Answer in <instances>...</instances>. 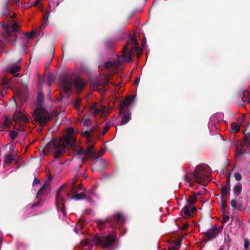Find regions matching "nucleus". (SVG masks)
I'll return each instance as SVG.
<instances>
[{
  "instance_id": "19",
  "label": "nucleus",
  "mask_w": 250,
  "mask_h": 250,
  "mask_svg": "<svg viewBox=\"0 0 250 250\" xmlns=\"http://www.w3.org/2000/svg\"><path fill=\"white\" fill-rule=\"evenodd\" d=\"M242 186L241 183H238L233 188V191L234 194L238 196L242 191Z\"/></svg>"
},
{
  "instance_id": "57",
  "label": "nucleus",
  "mask_w": 250,
  "mask_h": 250,
  "mask_svg": "<svg viewBox=\"0 0 250 250\" xmlns=\"http://www.w3.org/2000/svg\"><path fill=\"white\" fill-rule=\"evenodd\" d=\"M40 183V181L37 178H35L33 181V185L35 184H39Z\"/></svg>"
},
{
  "instance_id": "61",
  "label": "nucleus",
  "mask_w": 250,
  "mask_h": 250,
  "mask_svg": "<svg viewBox=\"0 0 250 250\" xmlns=\"http://www.w3.org/2000/svg\"><path fill=\"white\" fill-rule=\"evenodd\" d=\"M87 158H88V157H85V156H84V157L82 158V159H81L82 163L83 164H84L86 161Z\"/></svg>"
},
{
  "instance_id": "3",
  "label": "nucleus",
  "mask_w": 250,
  "mask_h": 250,
  "mask_svg": "<svg viewBox=\"0 0 250 250\" xmlns=\"http://www.w3.org/2000/svg\"><path fill=\"white\" fill-rule=\"evenodd\" d=\"M33 118L40 126H44L51 119L52 117L45 108L38 107L34 110Z\"/></svg>"
},
{
  "instance_id": "42",
  "label": "nucleus",
  "mask_w": 250,
  "mask_h": 250,
  "mask_svg": "<svg viewBox=\"0 0 250 250\" xmlns=\"http://www.w3.org/2000/svg\"><path fill=\"white\" fill-rule=\"evenodd\" d=\"M91 122L89 118H87L84 119L83 124L84 126H88L91 124Z\"/></svg>"
},
{
  "instance_id": "29",
  "label": "nucleus",
  "mask_w": 250,
  "mask_h": 250,
  "mask_svg": "<svg viewBox=\"0 0 250 250\" xmlns=\"http://www.w3.org/2000/svg\"><path fill=\"white\" fill-rule=\"evenodd\" d=\"M94 145H89L85 150H83V156L88 157L93 150Z\"/></svg>"
},
{
  "instance_id": "41",
  "label": "nucleus",
  "mask_w": 250,
  "mask_h": 250,
  "mask_svg": "<svg viewBox=\"0 0 250 250\" xmlns=\"http://www.w3.org/2000/svg\"><path fill=\"white\" fill-rule=\"evenodd\" d=\"M245 97V92H241L237 95V100H240L244 102V98Z\"/></svg>"
},
{
  "instance_id": "38",
  "label": "nucleus",
  "mask_w": 250,
  "mask_h": 250,
  "mask_svg": "<svg viewBox=\"0 0 250 250\" xmlns=\"http://www.w3.org/2000/svg\"><path fill=\"white\" fill-rule=\"evenodd\" d=\"M82 135L83 136H85L86 138V139L89 142L90 140V138H91V135L90 134V132L89 131H85L82 133Z\"/></svg>"
},
{
  "instance_id": "40",
  "label": "nucleus",
  "mask_w": 250,
  "mask_h": 250,
  "mask_svg": "<svg viewBox=\"0 0 250 250\" xmlns=\"http://www.w3.org/2000/svg\"><path fill=\"white\" fill-rule=\"evenodd\" d=\"M245 97V92H241L237 95V100H240L244 102V98Z\"/></svg>"
},
{
  "instance_id": "24",
  "label": "nucleus",
  "mask_w": 250,
  "mask_h": 250,
  "mask_svg": "<svg viewBox=\"0 0 250 250\" xmlns=\"http://www.w3.org/2000/svg\"><path fill=\"white\" fill-rule=\"evenodd\" d=\"M78 181V178L75 177L70 185V188L71 193H75L76 190V182Z\"/></svg>"
},
{
  "instance_id": "27",
  "label": "nucleus",
  "mask_w": 250,
  "mask_h": 250,
  "mask_svg": "<svg viewBox=\"0 0 250 250\" xmlns=\"http://www.w3.org/2000/svg\"><path fill=\"white\" fill-rule=\"evenodd\" d=\"M14 157L12 155L9 154L4 156V163L6 165L10 164L14 160Z\"/></svg>"
},
{
  "instance_id": "23",
  "label": "nucleus",
  "mask_w": 250,
  "mask_h": 250,
  "mask_svg": "<svg viewBox=\"0 0 250 250\" xmlns=\"http://www.w3.org/2000/svg\"><path fill=\"white\" fill-rule=\"evenodd\" d=\"M231 132L233 133H237L240 130V125L236 123L233 122L231 124Z\"/></svg>"
},
{
  "instance_id": "12",
  "label": "nucleus",
  "mask_w": 250,
  "mask_h": 250,
  "mask_svg": "<svg viewBox=\"0 0 250 250\" xmlns=\"http://www.w3.org/2000/svg\"><path fill=\"white\" fill-rule=\"evenodd\" d=\"M197 211L195 207L190 208L188 205L185 206L181 210V214L184 218L189 217L192 216V213Z\"/></svg>"
},
{
  "instance_id": "22",
  "label": "nucleus",
  "mask_w": 250,
  "mask_h": 250,
  "mask_svg": "<svg viewBox=\"0 0 250 250\" xmlns=\"http://www.w3.org/2000/svg\"><path fill=\"white\" fill-rule=\"evenodd\" d=\"M21 67L18 65H15L7 68V70L12 74H14L20 70Z\"/></svg>"
},
{
  "instance_id": "20",
  "label": "nucleus",
  "mask_w": 250,
  "mask_h": 250,
  "mask_svg": "<svg viewBox=\"0 0 250 250\" xmlns=\"http://www.w3.org/2000/svg\"><path fill=\"white\" fill-rule=\"evenodd\" d=\"M230 189V187L226 185L224 186L221 188V190L222 198H226V196L228 194V193L229 192Z\"/></svg>"
},
{
  "instance_id": "15",
  "label": "nucleus",
  "mask_w": 250,
  "mask_h": 250,
  "mask_svg": "<svg viewBox=\"0 0 250 250\" xmlns=\"http://www.w3.org/2000/svg\"><path fill=\"white\" fill-rule=\"evenodd\" d=\"M241 198V197H239L238 201L232 199L230 203L231 207L238 211H241L244 209V203L240 200Z\"/></svg>"
},
{
  "instance_id": "51",
  "label": "nucleus",
  "mask_w": 250,
  "mask_h": 250,
  "mask_svg": "<svg viewBox=\"0 0 250 250\" xmlns=\"http://www.w3.org/2000/svg\"><path fill=\"white\" fill-rule=\"evenodd\" d=\"M49 182L48 181H46L45 183L44 184L42 188L44 190L45 189H46L48 186H49Z\"/></svg>"
},
{
  "instance_id": "21",
  "label": "nucleus",
  "mask_w": 250,
  "mask_h": 250,
  "mask_svg": "<svg viewBox=\"0 0 250 250\" xmlns=\"http://www.w3.org/2000/svg\"><path fill=\"white\" fill-rule=\"evenodd\" d=\"M197 201V194L194 192L193 195L189 196L188 199L187 200L188 203L192 206Z\"/></svg>"
},
{
  "instance_id": "48",
  "label": "nucleus",
  "mask_w": 250,
  "mask_h": 250,
  "mask_svg": "<svg viewBox=\"0 0 250 250\" xmlns=\"http://www.w3.org/2000/svg\"><path fill=\"white\" fill-rule=\"evenodd\" d=\"M174 243L175 244V245L177 247L176 248H178V249H179L180 246L181 245L182 240L180 239L178 240L177 241H175L174 242Z\"/></svg>"
},
{
  "instance_id": "30",
  "label": "nucleus",
  "mask_w": 250,
  "mask_h": 250,
  "mask_svg": "<svg viewBox=\"0 0 250 250\" xmlns=\"http://www.w3.org/2000/svg\"><path fill=\"white\" fill-rule=\"evenodd\" d=\"M44 96L42 92H41L39 93L38 97H37V102L38 104L40 105H41L43 102H44Z\"/></svg>"
},
{
  "instance_id": "49",
  "label": "nucleus",
  "mask_w": 250,
  "mask_h": 250,
  "mask_svg": "<svg viewBox=\"0 0 250 250\" xmlns=\"http://www.w3.org/2000/svg\"><path fill=\"white\" fill-rule=\"evenodd\" d=\"M49 14L44 13L43 15V21H48Z\"/></svg>"
},
{
  "instance_id": "16",
  "label": "nucleus",
  "mask_w": 250,
  "mask_h": 250,
  "mask_svg": "<svg viewBox=\"0 0 250 250\" xmlns=\"http://www.w3.org/2000/svg\"><path fill=\"white\" fill-rule=\"evenodd\" d=\"M134 98L133 95L126 98L121 104V108L122 109L127 108L133 101Z\"/></svg>"
},
{
  "instance_id": "32",
  "label": "nucleus",
  "mask_w": 250,
  "mask_h": 250,
  "mask_svg": "<svg viewBox=\"0 0 250 250\" xmlns=\"http://www.w3.org/2000/svg\"><path fill=\"white\" fill-rule=\"evenodd\" d=\"M100 157H101V155L97 154L95 151L92 150L90 155L88 156V158H89L92 160H94L96 159H98Z\"/></svg>"
},
{
  "instance_id": "25",
  "label": "nucleus",
  "mask_w": 250,
  "mask_h": 250,
  "mask_svg": "<svg viewBox=\"0 0 250 250\" xmlns=\"http://www.w3.org/2000/svg\"><path fill=\"white\" fill-rule=\"evenodd\" d=\"M72 193L73 194L72 198L75 200H80L85 198V194L83 193Z\"/></svg>"
},
{
  "instance_id": "54",
  "label": "nucleus",
  "mask_w": 250,
  "mask_h": 250,
  "mask_svg": "<svg viewBox=\"0 0 250 250\" xmlns=\"http://www.w3.org/2000/svg\"><path fill=\"white\" fill-rule=\"evenodd\" d=\"M43 191V190L41 188H40L38 191L37 192V197H38L39 196H40L42 194V192Z\"/></svg>"
},
{
  "instance_id": "37",
  "label": "nucleus",
  "mask_w": 250,
  "mask_h": 250,
  "mask_svg": "<svg viewBox=\"0 0 250 250\" xmlns=\"http://www.w3.org/2000/svg\"><path fill=\"white\" fill-rule=\"evenodd\" d=\"M81 101L82 100L80 98H77L76 99V101L74 104V106L76 109H79L81 105Z\"/></svg>"
},
{
  "instance_id": "64",
  "label": "nucleus",
  "mask_w": 250,
  "mask_h": 250,
  "mask_svg": "<svg viewBox=\"0 0 250 250\" xmlns=\"http://www.w3.org/2000/svg\"><path fill=\"white\" fill-rule=\"evenodd\" d=\"M140 82V78H136L135 81V84L138 85L139 84V83Z\"/></svg>"
},
{
  "instance_id": "10",
  "label": "nucleus",
  "mask_w": 250,
  "mask_h": 250,
  "mask_svg": "<svg viewBox=\"0 0 250 250\" xmlns=\"http://www.w3.org/2000/svg\"><path fill=\"white\" fill-rule=\"evenodd\" d=\"M73 81L66 78H63L61 83L62 93H67L72 90Z\"/></svg>"
},
{
  "instance_id": "45",
  "label": "nucleus",
  "mask_w": 250,
  "mask_h": 250,
  "mask_svg": "<svg viewBox=\"0 0 250 250\" xmlns=\"http://www.w3.org/2000/svg\"><path fill=\"white\" fill-rule=\"evenodd\" d=\"M112 66V63L111 62H107L106 63H105L104 64V67L107 69H109Z\"/></svg>"
},
{
  "instance_id": "17",
  "label": "nucleus",
  "mask_w": 250,
  "mask_h": 250,
  "mask_svg": "<svg viewBox=\"0 0 250 250\" xmlns=\"http://www.w3.org/2000/svg\"><path fill=\"white\" fill-rule=\"evenodd\" d=\"M13 118L15 120H21L24 122H27L28 121V117L22 114L21 112H18L15 113L13 116Z\"/></svg>"
},
{
  "instance_id": "60",
  "label": "nucleus",
  "mask_w": 250,
  "mask_h": 250,
  "mask_svg": "<svg viewBox=\"0 0 250 250\" xmlns=\"http://www.w3.org/2000/svg\"><path fill=\"white\" fill-rule=\"evenodd\" d=\"M52 80H53V76H52L51 75H49L48 76V82L49 83H51Z\"/></svg>"
},
{
  "instance_id": "14",
  "label": "nucleus",
  "mask_w": 250,
  "mask_h": 250,
  "mask_svg": "<svg viewBox=\"0 0 250 250\" xmlns=\"http://www.w3.org/2000/svg\"><path fill=\"white\" fill-rule=\"evenodd\" d=\"M73 83L77 91L79 93L81 92L86 85V83L79 78L75 79L74 81H73Z\"/></svg>"
},
{
  "instance_id": "5",
  "label": "nucleus",
  "mask_w": 250,
  "mask_h": 250,
  "mask_svg": "<svg viewBox=\"0 0 250 250\" xmlns=\"http://www.w3.org/2000/svg\"><path fill=\"white\" fill-rule=\"evenodd\" d=\"M123 220V214L118 212L115 213L113 217H107L105 221L97 219L95 220V222L100 229H104L105 228L106 223H108L111 227H113L115 224L122 222Z\"/></svg>"
},
{
  "instance_id": "55",
  "label": "nucleus",
  "mask_w": 250,
  "mask_h": 250,
  "mask_svg": "<svg viewBox=\"0 0 250 250\" xmlns=\"http://www.w3.org/2000/svg\"><path fill=\"white\" fill-rule=\"evenodd\" d=\"M85 199L89 202L91 203V204H94V201L92 200V199H91V198L90 197H86L85 196Z\"/></svg>"
},
{
  "instance_id": "44",
  "label": "nucleus",
  "mask_w": 250,
  "mask_h": 250,
  "mask_svg": "<svg viewBox=\"0 0 250 250\" xmlns=\"http://www.w3.org/2000/svg\"><path fill=\"white\" fill-rule=\"evenodd\" d=\"M234 176L235 179L237 181H240L242 179L241 175L238 172L235 173Z\"/></svg>"
},
{
  "instance_id": "4",
  "label": "nucleus",
  "mask_w": 250,
  "mask_h": 250,
  "mask_svg": "<svg viewBox=\"0 0 250 250\" xmlns=\"http://www.w3.org/2000/svg\"><path fill=\"white\" fill-rule=\"evenodd\" d=\"M116 237L113 234L101 236L98 234L92 239V242L97 246H101L105 250L111 246L115 242Z\"/></svg>"
},
{
  "instance_id": "7",
  "label": "nucleus",
  "mask_w": 250,
  "mask_h": 250,
  "mask_svg": "<svg viewBox=\"0 0 250 250\" xmlns=\"http://www.w3.org/2000/svg\"><path fill=\"white\" fill-rule=\"evenodd\" d=\"M220 233L221 229L217 225H212L206 232L204 233L205 240L207 242L210 241L216 238Z\"/></svg>"
},
{
  "instance_id": "31",
  "label": "nucleus",
  "mask_w": 250,
  "mask_h": 250,
  "mask_svg": "<svg viewBox=\"0 0 250 250\" xmlns=\"http://www.w3.org/2000/svg\"><path fill=\"white\" fill-rule=\"evenodd\" d=\"M3 124L5 126V128H9L12 125L10 118L7 117H5L3 122Z\"/></svg>"
},
{
  "instance_id": "26",
  "label": "nucleus",
  "mask_w": 250,
  "mask_h": 250,
  "mask_svg": "<svg viewBox=\"0 0 250 250\" xmlns=\"http://www.w3.org/2000/svg\"><path fill=\"white\" fill-rule=\"evenodd\" d=\"M131 120V117L128 113L124 114L122 117L121 121L122 125H125L127 124Z\"/></svg>"
},
{
  "instance_id": "33",
  "label": "nucleus",
  "mask_w": 250,
  "mask_h": 250,
  "mask_svg": "<svg viewBox=\"0 0 250 250\" xmlns=\"http://www.w3.org/2000/svg\"><path fill=\"white\" fill-rule=\"evenodd\" d=\"M226 201H227V198H222V200L221 202L220 208L223 211H225L226 210V208L227 206Z\"/></svg>"
},
{
  "instance_id": "1",
  "label": "nucleus",
  "mask_w": 250,
  "mask_h": 250,
  "mask_svg": "<svg viewBox=\"0 0 250 250\" xmlns=\"http://www.w3.org/2000/svg\"><path fill=\"white\" fill-rule=\"evenodd\" d=\"M134 51L137 53L138 56H140L142 50L138 46L136 38L132 37L130 41L123 47V53L120 58V61L123 62H129L132 59Z\"/></svg>"
},
{
  "instance_id": "18",
  "label": "nucleus",
  "mask_w": 250,
  "mask_h": 250,
  "mask_svg": "<svg viewBox=\"0 0 250 250\" xmlns=\"http://www.w3.org/2000/svg\"><path fill=\"white\" fill-rule=\"evenodd\" d=\"M99 126L97 125H95L93 126L90 130V134L91 138L97 137L100 138L101 136V133L97 134L99 132Z\"/></svg>"
},
{
  "instance_id": "46",
  "label": "nucleus",
  "mask_w": 250,
  "mask_h": 250,
  "mask_svg": "<svg viewBox=\"0 0 250 250\" xmlns=\"http://www.w3.org/2000/svg\"><path fill=\"white\" fill-rule=\"evenodd\" d=\"M229 219V217L228 215H225L223 217L222 219V223H227Z\"/></svg>"
},
{
  "instance_id": "35",
  "label": "nucleus",
  "mask_w": 250,
  "mask_h": 250,
  "mask_svg": "<svg viewBox=\"0 0 250 250\" xmlns=\"http://www.w3.org/2000/svg\"><path fill=\"white\" fill-rule=\"evenodd\" d=\"M250 248V241L248 238H244V249L245 250H249Z\"/></svg>"
},
{
  "instance_id": "9",
  "label": "nucleus",
  "mask_w": 250,
  "mask_h": 250,
  "mask_svg": "<svg viewBox=\"0 0 250 250\" xmlns=\"http://www.w3.org/2000/svg\"><path fill=\"white\" fill-rule=\"evenodd\" d=\"M74 130L72 127H69L67 130V133L65 136L61 138V141L64 142L65 144L69 145L70 146H73L76 142L75 137L73 136Z\"/></svg>"
},
{
  "instance_id": "52",
  "label": "nucleus",
  "mask_w": 250,
  "mask_h": 250,
  "mask_svg": "<svg viewBox=\"0 0 250 250\" xmlns=\"http://www.w3.org/2000/svg\"><path fill=\"white\" fill-rule=\"evenodd\" d=\"M237 153L238 155H241V154H245L246 153H247V152H246V150L240 149V150L237 151Z\"/></svg>"
},
{
  "instance_id": "56",
  "label": "nucleus",
  "mask_w": 250,
  "mask_h": 250,
  "mask_svg": "<svg viewBox=\"0 0 250 250\" xmlns=\"http://www.w3.org/2000/svg\"><path fill=\"white\" fill-rule=\"evenodd\" d=\"M48 21H43L41 28H44Z\"/></svg>"
},
{
  "instance_id": "59",
  "label": "nucleus",
  "mask_w": 250,
  "mask_h": 250,
  "mask_svg": "<svg viewBox=\"0 0 250 250\" xmlns=\"http://www.w3.org/2000/svg\"><path fill=\"white\" fill-rule=\"evenodd\" d=\"M168 250H178V248L174 246H171L169 248Z\"/></svg>"
},
{
  "instance_id": "63",
  "label": "nucleus",
  "mask_w": 250,
  "mask_h": 250,
  "mask_svg": "<svg viewBox=\"0 0 250 250\" xmlns=\"http://www.w3.org/2000/svg\"><path fill=\"white\" fill-rule=\"evenodd\" d=\"M42 0H37L34 3L33 6H37Z\"/></svg>"
},
{
  "instance_id": "8",
  "label": "nucleus",
  "mask_w": 250,
  "mask_h": 250,
  "mask_svg": "<svg viewBox=\"0 0 250 250\" xmlns=\"http://www.w3.org/2000/svg\"><path fill=\"white\" fill-rule=\"evenodd\" d=\"M4 22L5 23H2V26L8 34L12 32L19 31V29L18 24L15 22L13 20H10L8 16H6L5 20H4Z\"/></svg>"
},
{
  "instance_id": "43",
  "label": "nucleus",
  "mask_w": 250,
  "mask_h": 250,
  "mask_svg": "<svg viewBox=\"0 0 250 250\" xmlns=\"http://www.w3.org/2000/svg\"><path fill=\"white\" fill-rule=\"evenodd\" d=\"M76 154L77 155L81 156L83 155V148L81 147L80 148L76 150Z\"/></svg>"
},
{
  "instance_id": "34",
  "label": "nucleus",
  "mask_w": 250,
  "mask_h": 250,
  "mask_svg": "<svg viewBox=\"0 0 250 250\" xmlns=\"http://www.w3.org/2000/svg\"><path fill=\"white\" fill-rule=\"evenodd\" d=\"M244 142L248 147L250 146V133L245 134Z\"/></svg>"
},
{
  "instance_id": "39",
  "label": "nucleus",
  "mask_w": 250,
  "mask_h": 250,
  "mask_svg": "<svg viewBox=\"0 0 250 250\" xmlns=\"http://www.w3.org/2000/svg\"><path fill=\"white\" fill-rule=\"evenodd\" d=\"M18 134V132L16 130H13L10 132V137L12 140H14Z\"/></svg>"
},
{
  "instance_id": "47",
  "label": "nucleus",
  "mask_w": 250,
  "mask_h": 250,
  "mask_svg": "<svg viewBox=\"0 0 250 250\" xmlns=\"http://www.w3.org/2000/svg\"><path fill=\"white\" fill-rule=\"evenodd\" d=\"M107 90V88L104 86L101 88L98 89L99 92L101 93H104Z\"/></svg>"
},
{
  "instance_id": "6",
  "label": "nucleus",
  "mask_w": 250,
  "mask_h": 250,
  "mask_svg": "<svg viewBox=\"0 0 250 250\" xmlns=\"http://www.w3.org/2000/svg\"><path fill=\"white\" fill-rule=\"evenodd\" d=\"M65 185H62L57 190L56 195V207L58 210L61 211L64 216L67 215L66 211L64 206L65 200L63 196L61 194L62 188L64 187Z\"/></svg>"
},
{
  "instance_id": "28",
  "label": "nucleus",
  "mask_w": 250,
  "mask_h": 250,
  "mask_svg": "<svg viewBox=\"0 0 250 250\" xmlns=\"http://www.w3.org/2000/svg\"><path fill=\"white\" fill-rule=\"evenodd\" d=\"M114 45V42L110 39H107L104 42V45L108 49L111 48Z\"/></svg>"
},
{
  "instance_id": "53",
  "label": "nucleus",
  "mask_w": 250,
  "mask_h": 250,
  "mask_svg": "<svg viewBox=\"0 0 250 250\" xmlns=\"http://www.w3.org/2000/svg\"><path fill=\"white\" fill-rule=\"evenodd\" d=\"M226 186L230 187V175H228L227 177V182H226Z\"/></svg>"
},
{
  "instance_id": "50",
  "label": "nucleus",
  "mask_w": 250,
  "mask_h": 250,
  "mask_svg": "<svg viewBox=\"0 0 250 250\" xmlns=\"http://www.w3.org/2000/svg\"><path fill=\"white\" fill-rule=\"evenodd\" d=\"M35 35V33H33V32H30V33H27V37L30 39H32Z\"/></svg>"
},
{
  "instance_id": "58",
  "label": "nucleus",
  "mask_w": 250,
  "mask_h": 250,
  "mask_svg": "<svg viewBox=\"0 0 250 250\" xmlns=\"http://www.w3.org/2000/svg\"><path fill=\"white\" fill-rule=\"evenodd\" d=\"M40 204V201H38L34 204H32V208H35V207H38Z\"/></svg>"
},
{
  "instance_id": "36",
  "label": "nucleus",
  "mask_w": 250,
  "mask_h": 250,
  "mask_svg": "<svg viewBox=\"0 0 250 250\" xmlns=\"http://www.w3.org/2000/svg\"><path fill=\"white\" fill-rule=\"evenodd\" d=\"M110 125L107 123H106L104 127V128H103L102 133H101L102 136H104L106 133V132L110 128Z\"/></svg>"
},
{
  "instance_id": "13",
  "label": "nucleus",
  "mask_w": 250,
  "mask_h": 250,
  "mask_svg": "<svg viewBox=\"0 0 250 250\" xmlns=\"http://www.w3.org/2000/svg\"><path fill=\"white\" fill-rule=\"evenodd\" d=\"M61 145L56 148V150L54 155V158L55 159L59 158L62 155L65 151L66 146H70L69 145L65 144L63 141H61Z\"/></svg>"
},
{
  "instance_id": "2",
  "label": "nucleus",
  "mask_w": 250,
  "mask_h": 250,
  "mask_svg": "<svg viewBox=\"0 0 250 250\" xmlns=\"http://www.w3.org/2000/svg\"><path fill=\"white\" fill-rule=\"evenodd\" d=\"M205 169L202 166L196 167L194 171L184 175V179L187 183L196 182L199 184L206 186L207 176L204 173Z\"/></svg>"
},
{
  "instance_id": "62",
  "label": "nucleus",
  "mask_w": 250,
  "mask_h": 250,
  "mask_svg": "<svg viewBox=\"0 0 250 250\" xmlns=\"http://www.w3.org/2000/svg\"><path fill=\"white\" fill-rule=\"evenodd\" d=\"M146 38H144L142 40V44L143 46H144V47L145 46V44H146Z\"/></svg>"
},
{
  "instance_id": "11",
  "label": "nucleus",
  "mask_w": 250,
  "mask_h": 250,
  "mask_svg": "<svg viewBox=\"0 0 250 250\" xmlns=\"http://www.w3.org/2000/svg\"><path fill=\"white\" fill-rule=\"evenodd\" d=\"M61 144V139L59 142H57L55 139H53L44 147L43 152L49 153L50 150L56 149Z\"/></svg>"
}]
</instances>
